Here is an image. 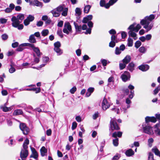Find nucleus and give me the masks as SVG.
Returning <instances> with one entry per match:
<instances>
[{
  "mask_svg": "<svg viewBox=\"0 0 160 160\" xmlns=\"http://www.w3.org/2000/svg\"><path fill=\"white\" fill-rule=\"evenodd\" d=\"M128 46L129 47H131L133 45V40L131 38H129L128 39Z\"/></svg>",
  "mask_w": 160,
  "mask_h": 160,
  "instance_id": "obj_37",
  "label": "nucleus"
},
{
  "mask_svg": "<svg viewBox=\"0 0 160 160\" xmlns=\"http://www.w3.org/2000/svg\"><path fill=\"white\" fill-rule=\"evenodd\" d=\"M23 113L21 109H17L14 110L13 112V115H21Z\"/></svg>",
  "mask_w": 160,
  "mask_h": 160,
  "instance_id": "obj_31",
  "label": "nucleus"
},
{
  "mask_svg": "<svg viewBox=\"0 0 160 160\" xmlns=\"http://www.w3.org/2000/svg\"><path fill=\"white\" fill-rule=\"evenodd\" d=\"M64 8L62 6H59L58 7L55 8L56 9L58 12H59V13L62 11L63 10V9Z\"/></svg>",
  "mask_w": 160,
  "mask_h": 160,
  "instance_id": "obj_39",
  "label": "nucleus"
},
{
  "mask_svg": "<svg viewBox=\"0 0 160 160\" xmlns=\"http://www.w3.org/2000/svg\"><path fill=\"white\" fill-rule=\"evenodd\" d=\"M29 41L30 42L32 43H34L36 42V40L34 35L32 34L30 36L29 38Z\"/></svg>",
  "mask_w": 160,
  "mask_h": 160,
  "instance_id": "obj_32",
  "label": "nucleus"
},
{
  "mask_svg": "<svg viewBox=\"0 0 160 160\" xmlns=\"http://www.w3.org/2000/svg\"><path fill=\"white\" fill-rule=\"evenodd\" d=\"M101 61L103 66H105L107 64V60L104 59H101Z\"/></svg>",
  "mask_w": 160,
  "mask_h": 160,
  "instance_id": "obj_44",
  "label": "nucleus"
},
{
  "mask_svg": "<svg viewBox=\"0 0 160 160\" xmlns=\"http://www.w3.org/2000/svg\"><path fill=\"white\" fill-rule=\"evenodd\" d=\"M1 37L3 40H5L8 39V36L7 34H4L2 35Z\"/></svg>",
  "mask_w": 160,
  "mask_h": 160,
  "instance_id": "obj_49",
  "label": "nucleus"
},
{
  "mask_svg": "<svg viewBox=\"0 0 160 160\" xmlns=\"http://www.w3.org/2000/svg\"><path fill=\"white\" fill-rule=\"evenodd\" d=\"M130 77V73L127 71H125L121 76L122 80L124 82L129 80Z\"/></svg>",
  "mask_w": 160,
  "mask_h": 160,
  "instance_id": "obj_12",
  "label": "nucleus"
},
{
  "mask_svg": "<svg viewBox=\"0 0 160 160\" xmlns=\"http://www.w3.org/2000/svg\"><path fill=\"white\" fill-rule=\"evenodd\" d=\"M75 12L78 15H80L81 13V9L79 8H77L75 9Z\"/></svg>",
  "mask_w": 160,
  "mask_h": 160,
  "instance_id": "obj_46",
  "label": "nucleus"
},
{
  "mask_svg": "<svg viewBox=\"0 0 160 160\" xmlns=\"http://www.w3.org/2000/svg\"><path fill=\"white\" fill-rule=\"evenodd\" d=\"M153 142V139L152 138H149L148 140V145L150 147H151L152 146V143Z\"/></svg>",
  "mask_w": 160,
  "mask_h": 160,
  "instance_id": "obj_52",
  "label": "nucleus"
},
{
  "mask_svg": "<svg viewBox=\"0 0 160 160\" xmlns=\"http://www.w3.org/2000/svg\"><path fill=\"white\" fill-rule=\"evenodd\" d=\"M76 90V87L75 86H74L70 90V92L72 94H73L74 93Z\"/></svg>",
  "mask_w": 160,
  "mask_h": 160,
  "instance_id": "obj_51",
  "label": "nucleus"
},
{
  "mask_svg": "<svg viewBox=\"0 0 160 160\" xmlns=\"http://www.w3.org/2000/svg\"><path fill=\"white\" fill-rule=\"evenodd\" d=\"M34 19V16L29 15L27 18L24 20V24L25 26H27L29 25L30 22H32Z\"/></svg>",
  "mask_w": 160,
  "mask_h": 160,
  "instance_id": "obj_13",
  "label": "nucleus"
},
{
  "mask_svg": "<svg viewBox=\"0 0 160 160\" xmlns=\"http://www.w3.org/2000/svg\"><path fill=\"white\" fill-rule=\"evenodd\" d=\"M119 33L116 35H112L111 37V41L115 42L116 43L118 42L119 41V39L118 38Z\"/></svg>",
  "mask_w": 160,
  "mask_h": 160,
  "instance_id": "obj_27",
  "label": "nucleus"
},
{
  "mask_svg": "<svg viewBox=\"0 0 160 160\" xmlns=\"http://www.w3.org/2000/svg\"><path fill=\"white\" fill-rule=\"evenodd\" d=\"M11 68L9 69V71L10 73H12L14 72L15 71V69L13 67H12L11 65H10Z\"/></svg>",
  "mask_w": 160,
  "mask_h": 160,
  "instance_id": "obj_47",
  "label": "nucleus"
},
{
  "mask_svg": "<svg viewBox=\"0 0 160 160\" xmlns=\"http://www.w3.org/2000/svg\"><path fill=\"white\" fill-rule=\"evenodd\" d=\"M24 15L22 13H19L17 17L13 16L11 18V21L12 22L15 24H18L21 23L22 20L24 19Z\"/></svg>",
  "mask_w": 160,
  "mask_h": 160,
  "instance_id": "obj_4",
  "label": "nucleus"
},
{
  "mask_svg": "<svg viewBox=\"0 0 160 160\" xmlns=\"http://www.w3.org/2000/svg\"><path fill=\"white\" fill-rule=\"evenodd\" d=\"M77 124L76 122H73L72 123V130L75 129L77 127Z\"/></svg>",
  "mask_w": 160,
  "mask_h": 160,
  "instance_id": "obj_48",
  "label": "nucleus"
},
{
  "mask_svg": "<svg viewBox=\"0 0 160 160\" xmlns=\"http://www.w3.org/2000/svg\"><path fill=\"white\" fill-rule=\"evenodd\" d=\"M156 15L154 14H151L149 16L146 17L144 18L141 20L140 23L141 25H143V28L146 29L147 32H148L152 29L153 26V23L150 22L153 20Z\"/></svg>",
  "mask_w": 160,
  "mask_h": 160,
  "instance_id": "obj_1",
  "label": "nucleus"
},
{
  "mask_svg": "<svg viewBox=\"0 0 160 160\" xmlns=\"http://www.w3.org/2000/svg\"><path fill=\"white\" fill-rule=\"evenodd\" d=\"M30 5L37 7H42V3L37 0H34L30 2Z\"/></svg>",
  "mask_w": 160,
  "mask_h": 160,
  "instance_id": "obj_17",
  "label": "nucleus"
},
{
  "mask_svg": "<svg viewBox=\"0 0 160 160\" xmlns=\"http://www.w3.org/2000/svg\"><path fill=\"white\" fill-rule=\"evenodd\" d=\"M139 51L140 52L142 53H145L146 51V49L144 47H142L139 48Z\"/></svg>",
  "mask_w": 160,
  "mask_h": 160,
  "instance_id": "obj_50",
  "label": "nucleus"
},
{
  "mask_svg": "<svg viewBox=\"0 0 160 160\" xmlns=\"http://www.w3.org/2000/svg\"><path fill=\"white\" fill-rule=\"evenodd\" d=\"M99 113L98 112H96L92 116L93 119H96L98 117Z\"/></svg>",
  "mask_w": 160,
  "mask_h": 160,
  "instance_id": "obj_54",
  "label": "nucleus"
},
{
  "mask_svg": "<svg viewBox=\"0 0 160 160\" xmlns=\"http://www.w3.org/2000/svg\"><path fill=\"white\" fill-rule=\"evenodd\" d=\"M118 139L117 138H116L115 139L113 140V143L114 145L115 146H117L118 144Z\"/></svg>",
  "mask_w": 160,
  "mask_h": 160,
  "instance_id": "obj_38",
  "label": "nucleus"
},
{
  "mask_svg": "<svg viewBox=\"0 0 160 160\" xmlns=\"http://www.w3.org/2000/svg\"><path fill=\"white\" fill-rule=\"evenodd\" d=\"M126 102L128 104L127 105V108H130V105L129 104L131 103V101L129 98H128L126 99Z\"/></svg>",
  "mask_w": 160,
  "mask_h": 160,
  "instance_id": "obj_45",
  "label": "nucleus"
},
{
  "mask_svg": "<svg viewBox=\"0 0 160 160\" xmlns=\"http://www.w3.org/2000/svg\"><path fill=\"white\" fill-rule=\"evenodd\" d=\"M63 31L67 34L72 33V27L69 22H66L64 23Z\"/></svg>",
  "mask_w": 160,
  "mask_h": 160,
  "instance_id": "obj_5",
  "label": "nucleus"
},
{
  "mask_svg": "<svg viewBox=\"0 0 160 160\" xmlns=\"http://www.w3.org/2000/svg\"><path fill=\"white\" fill-rule=\"evenodd\" d=\"M6 104H4V105L1 106L0 108L2 109L3 112H7L11 111L12 108V106L10 107L9 108L7 107L6 106Z\"/></svg>",
  "mask_w": 160,
  "mask_h": 160,
  "instance_id": "obj_20",
  "label": "nucleus"
},
{
  "mask_svg": "<svg viewBox=\"0 0 160 160\" xmlns=\"http://www.w3.org/2000/svg\"><path fill=\"white\" fill-rule=\"evenodd\" d=\"M157 121L156 118L154 117H149L147 116L145 118V122L146 123L151 122H155Z\"/></svg>",
  "mask_w": 160,
  "mask_h": 160,
  "instance_id": "obj_18",
  "label": "nucleus"
},
{
  "mask_svg": "<svg viewBox=\"0 0 160 160\" xmlns=\"http://www.w3.org/2000/svg\"><path fill=\"white\" fill-rule=\"evenodd\" d=\"M49 33V31L48 29H45L42 30L41 32V34L43 36L45 37L48 35Z\"/></svg>",
  "mask_w": 160,
  "mask_h": 160,
  "instance_id": "obj_36",
  "label": "nucleus"
},
{
  "mask_svg": "<svg viewBox=\"0 0 160 160\" xmlns=\"http://www.w3.org/2000/svg\"><path fill=\"white\" fill-rule=\"evenodd\" d=\"M116 42L111 41L109 43V47L112 48L114 47L115 46Z\"/></svg>",
  "mask_w": 160,
  "mask_h": 160,
  "instance_id": "obj_55",
  "label": "nucleus"
},
{
  "mask_svg": "<svg viewBox=\"0 0 160 160\" xmlns=\"http://www.w3.org/2000/svg\"><path fill=\"white\" fill-rule=\"evenodd\" d=\"M68 9V8H64L63 10H62V15L63 16H66L67 15Z\"/></svg>",
  "mask_w": 160,
  "mask_h": 160,
  "instance_id": "obj_34",
  "label": "nucleus"
},
{
  "mask_svg": "<svg viewBox=\"0 0 160 160\" xmlns=\"http://www.w3.org/2000/svg\"><path fill=\"white\" fill-rule=\"evenodd\" d=\"M121 51L118 47H116L115 50V53L116 55H119L121 53Z\"/></svg>",
  "mask_w": 160,
  "mask_h": 160,
  "instance_id": "obj_40",
  "label": "nucleus"
},
{
  "mask_svg": "<svg viewBox=\"0 0 160 160\" xmlns=\"http://www.w3.org/2000/svg\"><path fill=\"white\" fill-rule=\"evenodd\" d=\"M100 5L101 7H104L107 9L110 6V3H109V1L108 3H106V1L105 0H101L100 2Z\"/></svg>",
  "mask_w": 160,
  "mask_h": 160,
  "instance_id": "obj_15",
  "label": "nucleus"
},
{
  "mask_svg": "<svg viewBox=\"0 0 160 160\" xmlns=\"http://www.w3.org/2000/svg\"><path fill=\"white\" fill-rule=\"evenodd\" d=\"M148 160H153V155L151 152L149 153Z\"/></svg>",
  "mask_w": 160,
  "mask_h": 160,
  "instance_id": "obj_53",
  "label": "nucleus"
},
{
  "mask_svg": "<svg viewBox=\"0 0 160 160\" xmlns=\"http://www.w3.org/2000/svg\"><path fill=\"white\" fill-rule=\"evenodd\" d=\"M7 21V20L4 18H0V23L2 24L6 23Z\"/></svg>",
  "mask_w": 160,
  "mask_h": 160,
  "instance_id": "obj_57",
  "label": "nucleus"
},
{
  "mask_svg": "<svg viewBox=\"0 0 160 160\" xmlns=\"http://www.w3.org/2000/svg\"><path fill=\"white\" fill-rule=\"evenodd\" d=\"M32 154L30 156V158H33L35 159H37L38 157V154L35 149L33 147L31 148Z\"/></svg>",
  "mask_w": 160,
  "mask_h": 160,
  "instance_id": "obj_16",
  "label": "nucleus"
},
{
  "mask_svg": "<svg viewBox=\"0 0 160 160\" xmlns=\"http://www.w3.org/2000/svg\"><path fill=\"white\" fill-rule=\"evenodd\" d=\"M91 8V6L89 5H87L85 6L84 9V12L88 13L89 12Z\"/></svg>",
  "mask_w": 160,
  "mask_h": 160,
  "instance_id": "obj_33",
  "label": "nucleus"
},
{
  "mask_svg": "<svg viewBox=\"0 0 160 160\" xmlns=\"http://www.w3.org/2000/svg\"><path fill=\"white\" fill-rule=\"evenodd\" d=\"M41 155L43 157L45 155V153L47 152V150L44 147H42L40 150Z\"/></svg>",
  "mask_w": 160,
  "mask_h": 160,
  "instance_id": "obj_30",
  "label": "nucleus"
},
{
  "mask_svg": "<svg viewBox=\"0 0 160 160\" xmlns=\"http://www.w3.org/2000/svg\"><path fill=\"white\" fill-rule=\"evenodd\" d=\"M160 90V86L157 87L154 91V93L155 95L157 94Z\"/></svg>",
  "mask_w": 160,
  "mask_h": 160,
  "instance_id": "obj_56",
  "label": "nucleus"
},
{
  "mask_svg": "<svg viewBox=\"0 0 160 160\" xmlns=\"http://www.w3.org/2000/svg\"><path fill=\"white\" fill-rule=\"evenodd\" d=\"M41 90L40 88H33V91H35L36 93L40 92Z\"/></svg>",
  "mask_w": 160,
  "mask_h": 160,
  "instance_id": "obj_58",
  "label": "nucleus"
},
{
  "mask_svg": "<svg viewBox=\"0 0 160 160\" xmlns=\"http://www.w3.org/2000/svg\"><path fill=\"white\" fill-rule=\"evenodd\" d=\"M126 64H125V63L122 62V61L120 62L119 65V68L120 70H122L124 69L126 67Z\"/></svg>",
  "mask_w": 160,
  "mask_h": 160,
  "instance_id": "obj_35",
  "label": "nucleus"
},
{
  "mask_svg": "<svg viewBox=\"0 0 160 160\" xmlns=\"http://www.w3.org/2000/svg\"><path fill=\"white\" fill-rule=\"evenodd\" d=\"M136 23H134L131 25L128 28V30H130L128 32L129 35L133 38L135 40L137 39V38L136 37L137 34L134 32L133 31L138 32L141 28V26L140 24H138L136 26Z\"/></svg>",
  "mask_w": 160,
  "mask_h": 160,
  "instance_id": "obj_2",
  "label": "nucleus"
},
{
  "mask_svg": "<svg viewBox=\"0 0 160 160\" xmlns=\"http://www.w3.org/2000/svg\"><path fill=\"white\" fill-rule=\"evenodd\" d=\"M94 88L90 87L87 90V92L86 93V96L87 97L90 96L91 93L94 91Z\"/></svg>",
  "mask_w": 160,
  "mask_h": 160,
  "instance_id": "obj_28",
  "label": "nucleus"
},
{
  "mask_svg": "<svg viewBox=\"0 0 160 160\" xmlns=\"http://www.w3.org/2000/svg\"><path fill=\"white\" fill-rule=\"evenodd\" d=\"M102 106L103 109L106 110L109 108L110 105L109 103L108 102L107 99L104 98L102 102Z\"/></svg>",
  "mask_w": 160,
  "mask_h": 160,
  "instance_id": "obj_14",
  "label": "nucleus"
},
{
  "mask_svg": "<svg viewBox=\"0 0 160 160\" xmlns=\"http://www.w3.org/2000/svg\"><path fill=\"white\" fill-rule=\"evenodd\" d=\"M63 21H60L58 22L57 26L58 27H62L63 26Z\"/></svg>",
  "mask_w": 160,
  "mask_h": 160,
  "instance_id": "obj_63",
  "label": "nucleus"
},
{
  "mask_svg": "<svg viewBox=\"0 0 160 160\" xmlns=\"http://www.w3.org/2000/svg\"><path fill=\"white\" fill-rule=\"evenodd\" d=\"M54 50L57 53L58 55H61L62 53V51L60 48L61 43L59 42H57L54 43Z\"/></svg>",
  "mask_w": 160,
  "mask_h": 160,
  "instance_id": "obj_7",
  "label": "nucleus"
},
{
  "mask_svg": "<svg viewBox=\"0 0 160 160\" xmlns=\"http://www.w3.org/2000/svg\"><path fill=\"white\" fill-rule=\"evenodd\" d=\"M144 132L149 134H152L153 132L152 130V127L148 125L144 124V123L142 125Z\"/></svg>",
  "mask_w": 160,
  "mask_h": 160,
  "instance_id": "obj_10",
  "label": "nucleus"
},
{
  "mask_svg": "<svg viewBox=\"0 0 160 160\" xmlns=\"http://www.w3.org/2000/svg\"><path fill=\"white\" fill-rule=\"evenodd\" d=\"M29 144V140L28 138H26L24 141L23 144V148L22 149L20 156L22 160H25L28 155V151L27 149L28 148V145Z\"/></svg>",
  "mask_w": 160,
  "mask_h": 160,
  "instance_id": "obj_3",
  "label": "nucleus"
},
{
  "mask_svg": "<svg viewBox=\"0 0 160 160\" xmlns=\"http://www.w3.org/2000/svg\"><path fill=\"white\" fill-rule=\"evenodd\" d=\"M152 150L156 155L160 157V151L156 147H153L152 149Z\"/></svg>",
  "mask_w": 160,
  "mask_h": 160,
  "instance_id": "obj_26",
  "label": "nucleus"
},
{
  "mask_svg": "<svg viewBox=\"0 0 160 160\" xmlns=\"http://www.w3.org/2000/svg\"><path fill=\"white\" fill-rule=\"evenodd\" d=\"M74 25L75 27L76 31L77 32L80 33L82 30H85L87 29V27L86 25L83 24L82 26L81 25H79L78 24L75 22H74Z\"/></svg>",
  "mask_w": 160,
  "mask_h": 160,
  "instance_id": "obj_6",
  "label": "nucleus"
},
{
  "mask_svg": "<svg viewBox=\"0 0 160 160\" xmlns=\"http://www.w3.org/2000/svg\"><path fill=\"white\" fill-rule=\"evenodd\" d=\"M21 23L18 24H15L12 22V25L14 28H18V30H22L23 28V25L22 24H20Z\"/></svg>",
  "mask_w": 160,
  "mask_h": 160,
  "instance_id": "obj_21",
  "label": "nucleus"
},
{
  "mask_svg": "<svg viewBox=\"0 0 160 160\" xmlns=\"http://www.w3.org/2000/svg\"><path fill=\"white\" fill-rule=\"evenodd\" d=\"M120 155L118 153L116 154L113 158L112 160H118L119 159V158L120 157Z\"/></svg>",
  "mask_w": 160,
  "mask_h": 160,
  "instance_id": "obj_42",
  "label": "nucleus"
},
{
  "mask_svg": "<svg viewBox=\"0 0 160 160\" xmlns=\"http://www.w3.org/2000/svg\"><path fill=\"white\" fill-rule=\"evenodd\" d=\"M141 43L139 41H138L135 43V47L138 48L141 45Z\"/></svg>",
  "mask_w": 160,
  "mask_h": 160,
  "instance_id": "obj_43",
  "label": "nucleus"
},
{
  "mask_svg": "<svg viewBox=\"0 0 160 160\" xmlns=\"http://www.w3.org/2000/svg\"><path fill=\"white\" fill-rule=\"evenodd\" d=\"M135 66V64L133 62H131L128 64L127 67V68L128 70L132 72L134 69Z\"/></svg>",
  "mask_w": 160,
  "mask_h": 160,
  "instance_id": "obj_19",
  "label": "nucleus"
},
{
  "mask_svg": "<svg viewBox=\"0 0 160 160\" xmlns=\"http://www.w3.org/2000/svg\"><path fill=\"white\" fill-rule=\"evenodd\" d=\"M114 81V78L112 76L110 77L108 80V82L109 83L111 82H113Z\"/></svg>",
  "mask_w": 160,
  "mask_h": 160,
  "instance_id": "obj_61",
  "label": "nucleus"
},
{
  "mask_svg": "<svg viewBox=\"0 0 160 160\" xmlns=\"http://www.w3.org/2000/svg\"><path fill=\"white\" fill-rule=\"evenodd\" d=\"M110 129L112 131L119 129V128L118 126L115 118L111 119L110 122Z\"/></svg>",
  "mask_w": 160,
  "mask_h": 160,
  "instance_id": "obj_8",
  "label": "nucleus"
},
{
  "mask_svg": "<svg viewBox=\"0 0 160 160\" xmlns=\"http://www.w3.org/2000/svg\"><path fill=\"white\" fill-rule=\"evenodd\" d=\"M20 129L22 131L24 135L28 134L29 131V128L26 126L24 123H20L19 125Z\"/></svg>",
  "mask_w": 160,
  "mask_h": 160,
  "instance_id": "obj_9",
  "label": "nucleus"
},
{
  "mask_svg": "<svg viewBox=\"0 0 160 160\" xmlns=\"http://www.w3.org/2000/svg\"><path fill=\"white\" fill-rule=\"evenodd\" d=\"M23 44L25 46H28L31 47L33 50L36 53L38 57L40 56L41 53L39 48H38L35 47L34 44L29 43H24Z\"/></svg>",
  "mask_w": 160,
  "mask_h": 160,
  "instance_id": "obj_11",
  "label": "nucleus"
},
{
  "mask_svg": "<svg viewBox=\"0 0 160 160\" xmlns=\"http://www.w3.org/2000/svg\"><path fill=\"white\" fill-rule=\"evenodd\" d=\"M131 57L129 55H127L122 60V62L127 64L131 61Z\"/></svg>",
  "mask_w": 160,
  "mask_h": 160,
  "instance_id": "obj_22",
  "label": "nucleus"
},
{
  "mask_svg": "<svg viewBox=\"0 0 160 160\" xmlns=\"http://www.w3.org/2000/svg\"><path fill=\"white\" fill-rule=\"evenodd\" d=\"M57 34L61 38L63 37V35L62 34V32L61 30L58 31Z\"/></svg>",
  "mask_w": 160,
  "mask_h": 160,
  "instance_id": "obj_60",
  "label": "nucleus"
},
{
  "mask_svg": "<svg viewBox=\"0 0 160 160\" xmlns=\"http://www.w3.org/2000/svg\"><path fill=\"white\" fill-rule=\"evenodd\" d=\"M149 66L148 65H142L139 66L138 68L143 71H145L149 69Z\"/></svg>",
  "mask_w": 160,
  "mask_h": 160,
  "instance_id": "obj_23",
  "label": "nucleus"
},
{
  "mask_svg": "<svg viewBox=\"0 0 160 160\" xmlns=\"http://www.w3.org/2000/svg\"><path fill=\"white\" fill-rule=\"evenodd\" d=\"M134 152L131 149H129L125 152V154L128 157H130L134 154Z\"/></svg>",
  "mask_w": 160,
  "mask_h": 160,
  "instance_id": "obj_25",
  "label": "nucleus"
},
{
  "mask_svg": "<svg viewBox=\"0 0 160 160\" xmlns=\"http://www.w3.org/2000/svg\"><path fill=\"white\" fill-rule=\"evenodd\" d=\"M88 25L89 28H91L93 26V23L91 21H88Z\"/></svg>",
  "mask_w": 160,
  "mask_h": 160,
  "instance_id": "obj_62",
  "label": "nucleus"
},
{
  "mask_svg": "<svg viewBox=\"0 0 160 160\" xmlns=\"http://www.w3.org/2000/svg\"><path fill=\"white\" fill-rule=\"evenodd\" d=\"M109 33L111 34H112V35H114L116 32L115 30L114 29H112L109 31Z\"/></svg>",
  "mask_w": 160,
  "mask_h": 160,
  "instance_id": "obj_59",
  "label": "nucleus"
},
{
  "mask_svg": "<svg viewBox=\"0 0 160 160\" xmlns=\"http://www.w3.org/2000/svg\"><path fill=\"white\" fill-rule=\"evenodd\" d=\"M50 12L52 14L53 16L55 17H58L60 15V13L58 12L55 8L51 11Z\"/></svg>",
  "mask_w": 160,
  "mask_h": 160,
  "instance_id": "obj_24",
  "label": "nucleus"
},
{
  "mask_svg": "<svg viewBox=\"0 0 160 160\" xmlns=\"http://www.w3.org/2000/svg\"><path fill=\"white\" fill-rule=\"evenodd\" d=\"M24 43L20 45L17 48V51H21L23 50V48H22V46H26L24 45Z\"/></svg>",
  "mask_w": 160,
  "mask_h": 160,
  "instance_id": "obj_41",
  "label": "nucleus"
},
{
  "mask_svg": "<svg viewBox=\"0 0 160 160\" xmlns=\"http://www.w3.org/2000/svg\"><path fill=\"white\" fill-rule=\"evenodd\" d=\"M152 38V35L151 34H148L146 36V39L147 40H150Z\"/></svg>",
  "mask_w": 160,
  "mask_h": 160,
  "instance_id": "obj_64",
  "label": "nucleus"
},
{
  "mask_svg": "<svg viewBox=\"0 0 160 160\" xmlns=\"http://www.w3.org/2000/svg\"><path fill=\"white\" fill-rule=\"evenodd\" d=\"M122 132H115L112 133V137L115 138H117V137L120 138L122 136Z\"/></svg>",
  "mask_w": 160,
  "mask_h": 160,
  "instance_id": "obj_29",
  "label": "nucleus"
}]
</instances>
